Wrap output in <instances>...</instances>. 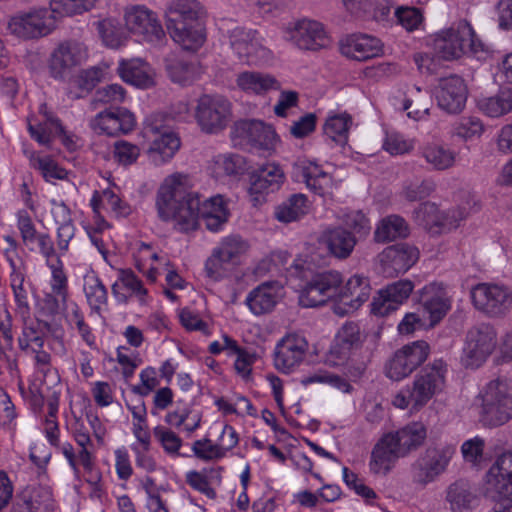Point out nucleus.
<instances>
[{"mask_svg": "<svg viewBox=\"0 0 512 512\" xmlns=\"http://www.w3.org/2000/svg\"><path fill=\"white\" fill-rule=\"evenodd\" d=\"M156 206L163 221H174L181 232L195 230L199 218L211 232H218L228 221L230 212L221 195L201 202L198 193L190 190L188 176L173 173L166 177L157 192Z\"/></svg>", "mask_w": 512, "mask_h": 512, "instance_id": "1", "label": "nucleus"}, {"mask_svg": "<svg viewBox=\"0 0 512 512\" xmlns=\"http://www.w3.org/2000/svg\"><path fill=\"white\" fill-rule=\"evenodd\" d=\"M427 436L423 423L412 422L397 430L383 435L371 453L370 469L373 473L386 474L394 462L418 449Z\"/></svg>", "mask_w": 512, "mask_h": 512, "instance_id": "2", "label": "nucleus"}, {"mask_svg": "<svg viewBox=\"0 0 512 512\" xmlns=\"http://www.w3.org/2000/svg\"><path fill=\"white\" fill-rule=\"evenodd\" d=\"M201 13L202 6L197 0H174L167 9V29L184 50L196 51L205 41L199 22Z\"/></svg>", "mask_w": 512, "mask_h": 512, "instance_id": "3", "label": "nucleus"}, {"mask_svg": "<svg viewBox=\"0 0 512 512\" xmlns=\"http://www.w3.org/2000/svg\"><path fill=\"white\" fill-rule=\"evenodd\" d=\"M447 371L443 359H435L425 365L416 374L412 386H407L394 396L393 405L400 409L410 407L415 411L420 410L444 389Z\"/></svg>", "mask_w": 512, "mask_h": 512, "instance_id": "4", "label": "nucleus"}, {"mask_svg": "<svg viewBox=\"0 0 512 512\" xmlns=\"http://www.w3.org/2000/svg\"><path fill=\"white\" fill-rule=\"evenodd\" d=\"M480 421L485 426L497 427L512 419V385L506 378L491 380L479 393Z\"/></svg>", "mask_w": 512, "mask_h": 512, "instance_id": "5", "label": "nucleus"}, {"mask_svg": "<svg viewBox=\"0 0 512 512\" xmlns=\"http://www.w3.org/2000/svg\"><path fill=\"white\" fill-rule=\"evenodd\" d=\"M435 49L444 60L460 58L464 53L483 51V44L476 38L471 25L462 21L457 27L443 31L435 40Z\"/></svg>", "mask_w": 512, "mask_h": 512, "instance_id": "6", "label": "nucleus"}, {"mask_svg": "<svg viewBox=\"0 0 512 512\" xmlns=\"http://www.w3.org/2000/svg\"><path fill=\"white\" fill-rule=\"evenodd\" d=\"M496 331L488 324L470 328L465 337L461 363L466 368L480 367L496 348Z\"/></svg>", "mask_w": 512, "mask_h": 512, "instance_id": "7", "label": "nucleus"}, {"mask_svg": "<svg viewBox=\"0 0 512 512\" xmlns=\"http://www.w3.org/2000/svg\"><path fill=\"white\" fill-rule=\"evenodd\" d=\"M342 283L343 277L338 271L316 273L300 291L299 303L302 307L312 308L324 305L329 300H337Z\"/></svg>", "mask_w": 512, "mask_h": 512, "instance_id": "8", "label": "nucleus"}, {"mask_svg": "<svg viewBox=\"0 0 512 512\" xmlns=\"http://www.w3.org/2000/svg\"><path fill=\"white\" fill-rule=\"evenodd\" d=\"M474 307L489 317H503L512 309V290L504 285L479 283L471 289Z\"/></svg>", "mask_w": 512, "mask_h": 512, "instance_id": "9", "label": "nucleus"}, {"mask_svg": "<svg viewBox=\"0 0 512 512\" xmlns=\"http://www.w3.org/2000/svg\"><path fill=\"white\" fill-rule=\"evenodd\" d=\"M430 353V346L424 340L414 341L404 345L394 352L385 364V374L393 381L408 377L421 366Z\"/></svg>", "mask_w": 512, "mask_h": 512, "instance_id": "10", "label": "nucleus"}, {"mask_svg": "<svg viewBox=\"0 0 512 512\" xmlns=\"http://www.w3.org/2000/svg\"><path fill=\"white\" fill-rule=\"evenodd\" d=\"M454 448L428 447L411 466L412 480L414 483L426 486L436 480L447 468Z\"/></svg>", "mask_w": 512, "mask_h": 512, "instance_id": "11", "label": "nucleus"}, {"mask_svg": "<svg viewBox=\"0 0 512 512\" xmlns=\"http://www.w3.org/2000/svg\"><path fill=\"white\" fill-rule=\"evenodd\" d=\"M248 248L247 243L239 236L224 238L215 247L205 262V273L214 281L226 277L233 269L234 260Z\"/></svg>", "mask_w": 512, "mask_h": 512, "instance_id": "12", "label": "nucleus"}, {"mask_svg": "<svg viewBox=\"0 0 512 512\" xmlns=\"http://www.w3.org/2000/svg\"><path fill=\"white\" fill-rule=\"evenodd\" d=\"M230 102L220 95H203L198 99L195 118L201 130L216 133L226 127L230 115Z\"/></svg>", "mask_w": 512, "mask_h": 512, "instance_id": "13", "label": "nucleus"}, {"mask_svg": "<svg viewBox=\"0 0 512 512\" xmlns=\"http://www.w3.org/2000/svg\"><path fill=\"white\" fill-rule=\"evenodd\" d=\"M419 251L415 246L398 243L386 247L377 255L379 271L385 277H396L408 271L418 260Z\"/></svg>", "mask_w": 512, "mask_h": 512, "instance_id": "14", "label": "nucleus"}, {"mask_svg": "<svg viewBox=\"0 0 512 512\" xmlns=\"http://www.w3.org/2000/svg\"><path fill=\"white\" fill-rule=\"evenodd\" d=\"M285 38L302 50H318L329 44L323 24L310 19H302L287 26Z\"/></svg>", "mask_w": 512, "mask_h": 512, "instance_id": "15", "label": "nucleus"}, {"mask_svg": "<svg viewBox=\"0 0 512 512\" xmlns=\"http://www.w3.org/2000/svg\"><path fill=\"white\" fill-rule=\"evenodd\" d=\"M414 283L401 279L380 289L371 303V312L376 316H387L407 301L414 289Z\"/></svg>", "mask_w": 512, "mask_h": 512, "instance_id": "16", "label": "nucleus"}, {"mask_svg": "<svg viewBox=\"0 0 512 512\" xmlns=\"http://www.w3.org/2000/svg\"><path fill=\"white\" fill-rule=\"evenodd\" d=\"M308 351V342L298 334H289L282 338L274 351L275 368L283 373H289L299 366Z\"/></svg>", "mask_w": 512, "mask_h": 512, "instance_id": "17", "label": "nucleus"}, {"mask_svg": "<svg viewBox=\"0 0 512 512\" xmlns=\"http://www.w3.org/2000/svg\"><path fill=\"white\" fill-rule=\"evenodd\" d=\"M88 57L87 48L78 41L61 43L52 53L50 73L55 79H64L70 70L80 65Z\"/></svg>", "mask_w": 512, "mask_h": 512, "instance_id": "18", "label": "nucleus"}, {"mask_svg": "<svg viewBox=\"0 0 512 512\" xmlns=\"http://www.w3.org/2000/svg\"><path fill=\"white\" fill-rule=\"evenodd\" d=\"M435 97L440 109L449 114L460 113L467 100L464 80L457 75L441 78L435 88Z\"/></svg>", "mask_w": 512, "mask_h": 512, "instance_id": "19", "label": "nucleus"}, {"mask_svg": "<svg viewBox=\"0 0 512 512\" xmlns=\"http://www.w3.org/2000/svg\"><path fill=\"white\" fill-rule=\"evenodd\" d=\"M130 34L135 41H146L152 44L160 43L164 38V30L156 15L143 6L130 10Z\"/></svg>", "mask_w": 512, "mask_h": 512, "instance_id": "20", "label": "nucleus"}, {"mask_svg": "<svg viewBox=\"0 0 512 512\" xmlns=\"http://www.w3.org/2000/svg\"><path fill=\"white\" fill-rule=\"evenodd\" d=\"M55 500L50 487L31 485L21 490L13 505L14 512H54Z\"/></svg>", "mask_w": 512, "mask_h": 512, "instance_id": "21", "label": "nucleus"}, {"mask_svg": "<svg viewBox=\"0 0 512 512\" xmlns=\"http://www.w3.org/2000/svg\"><path fill=\"white\" fill-rule=\"evenodd\" d=\"M47 10H32L27 13H19L8 22V30L11 34L23 38L33 39L49 33L46 24Z\"/></svg>", "mask_w": 512, "mask_h": 512, "instance_id": "22", "label": "nucleus"}, {"mask_svg": "<svg viewBox=\"0 0 512 512\" xmlns=\"http://www.w3.org/2000/svg\"><path fill=\"white\" fill-rule=\"evenodd\" d=\"M229 39L230 45L239 59L248 64H256L268 54V51L256 37L255 31L235 27L229 31Z\"/></svg>", "mask_w": 512, "mask_h": 512, "instance_id": "23", "label": "nucleus"}, {"mask_svg": "<svg viewBox=\"0 0 512 512\" xmlns=\"http://www.w3.org/2000/svg\"><path fill=\"white\" fill-rule=\"evenodd\" d=\"M369 279L360 275L352 276L344 287H339L338 301L347 306L342 309L340 305L334 307V312L338 315H344L350 311L358 309L370 296Z\"/></svg>", "mask_w": 512, "mask_h": 512, "instance_id": "24", "label": "nucleus"}, {"mask_svg": "<svg viewBox=\"0 0 512 512\" xmlns=\"http://www.w3.org/2000/svg\"><path fill=\"white\" fill-rule=\"evenodd\" d=\"M341 53L357 61L378 57L383 52L380 39L368 34H352L341 41Z\"/></svg>", "mask_w": 512, "mask_h": 512, "instance_id": "25", "label": "nucleus"}, {"mask_svg": "<svg viewBox=\"0 0 512 512\" xmlns=\"http://www.w3.org/2000/svg\"><path fill=\"white\" fill-rule=\"evenodd\" d=\"M239 137L252 148L270 151L274 149L277 141L276 133L270 125L258 120H245L236 125Z\"/></svg>", "mask_w": 512, "mask_h": 512, "instance_id": "26", "label": "nucleus"}, {"mask_svg": "<svg viewBox=\"0 0 512 512\" xmlns=\"http://www.w3.org/2000/svg\"><path fill=\"white\" fill-rule=\"evenodd\" d=\"M418 294V302L429 315L432 325L438 323L450 310V300L441 284L426 285Z\"/></svg>", "mask_w": 512, "mask_h": 512, "instance_id": "27", "label": "nucleus"}, {"mask_svg": "<svg viewBox=\"0 0 512 512\" xmlns=\"http://www.w3.org/2000/svg\"><path fill=\"white\" fill-rule=\"evenodd\" d=\"M293 174L297 181H303L315 194L325 196L331 193L332 176L313 162L301 161L294 164Z\"/></svg>", "mask_w": 512, "mask_h": 512, "instance_id": "28", "label": "nucleus"}, {"mask_svg": "<svg viewBox=\"0 0 512 512\" xmlns=\"http://www.w3.org/2000/svg\"><path fill=\"white\" fill-rule=\"evenodd\" d=\"M283 295V286L278 281H268L254 288L246 298V304L255 315L271 312Z\"/></svg>", "mask_w": 512, "mask_h": 512, "instance_id": "29", "label": "nucleus"}, {"mask_svg": "<svg viewBox=\"0 0 512 512\" xmlns=\"http://www.w3.org/2000/svg\"><path fill=\"white\" fill-rule=\"evenodd\" d=\"M487 491L492 493H512V451L497 457L489 468L487 475Z\"/></svg>", "mask_w": 512, "mask_h": 512, "instance_id": "30", "label": "nucleus"}, {"mask_svg": "<svg viewBox=\"0 0 512 512\" xmlns=\"http://www.w3.org/2000/svg\"><path fill=\"white\" fill-rule=\"evenodd\" d=\"M322 241L332 256L345 260L351 256L358 238L348 229L338 226L324 231Z\"/></svg>", "mask_w": 512, "mask_h": 512, "instance_id": "31", "label": "nucleus"}, {"mask_svg": "<svg viewBox=\"0 0 512 512\" xmlns=\"http://www.w3.org/2000/svg\"><path fill=\"white\" fill-rule=\"evenodd\" d=\"M107 65L93 66L81 70L68 81L67 95L71 99H80L90 93L104 78Z\"/></svg>", "mask_w": 512, "mask_h": 512, "instance_id": "32", "label": "nucleus"}, {"mask_svg": "<svg viewBox=\"0 0 512 512\" xmlns=\"http://www.w3.org/2000/svg\"><path fill=\"white\" fill-rule=\"evenodd\" d=\"M251 179V194L274 192L283 183L284 172L279 165L266 163L253 172Z\"/></svg>", "mask_w": 512, "mask_h": 512, "instance_id": "33", "label": "nucleus"}, {"mask_svg": "<svg viewBox=\"0 0 512 512\" xmlns=\"http://www.w3.org/2000/svg\"><path fill=\"white\" fill-rule=\"evenodd\" d=\"M127 118L128 110L126 109H118L117 112L103 111L91 120L90 125L98 133L118 136L128 133Z\"/></svg>", "mask_w": 512, "mask_h": 512, "instance_id": "34", "label": "nucleus"}, {"mask_svg": "<svg viewBox=\"0 0 512 512\" xmlns=\"http://www.w3.org/2000/svg\"><path fill=\"white\" fill-rule=\"evenodd\" d=\"M409 235V226L404 218L392 214L379 221L374 231V241L387 243Z\"/></svg>", "mask_w": 512, "mask_h": 512, "instance_id": "35", "label": "nucleus"}, {"mask_svg": "<svg viewBox=\"0 0 512 512\" xmlns=\"http://www.w3.org/2000/svg\"><path fill=\"white\" fill-rule=\"evenodd\" d=\"M237 86L246 93L265 94L269 90L278 89V81L271 75L246 71L239 73L236 78Z\"/></svg>", "mask_w": 512, "mask_h": 512, "instance_id": "36", "label": "nucleus"}, {"mask_svg": "<svg viewBox=\"0 0 512 512\" xmlns=\"http://www.w3.org/2000/svg\"><path fill=\"white\" fill-rule=\"evenodd\" d=\"M480 110L489 117L497 118L512 111V88L502 87L491 96L479 101Z\"/></svg>", "mask_w": 512, "mask_h": 512, "instance_id": "37", "label": "nucleus"}, {"mask_svg": "<svg viewBox=\"0 0 512 512\" xmlns=\"http://www.w3.org/2000/svg\"><path fill=\"white\" fill-rule=\"evenodd\" d=\"M180 146V138L175 132L164 131L158 138L154 139L149 152L153 156V161L156 164H161L172 159Z\"/></svg>", "mask_w": 512, "mask_h": 512, "instance_id": "38", "label": "nucleus"}, {"mask_svg": "<svg viewBox=\"0 0 512 512\" xmlns=\"http://www.w3.org/2000/svg\"><path fill=\"white\" fill-rule=\"evenodd\" d=\"M476 499L470 484L465 480H458L450 484L446 492V500L454 512H463L471 509Z\"/></svg>", "mask_w": 512, "mask_h": 512, "instance_id": "39", "label": "nucleus"}, {"mask_svg": "<svg viewBox=\"0 0 512 512\" xmlns=\"http://www.w3.org/2000/svg\"><path fill=\"white\" fill-rule=\"evenodd\" d=\"M421 155L437 171L450 169L455 164L456 154L453 150L440 144H427L421 149Z\"/></svg>", "mask_w": 512, "mask_h": 512, "instance_id": "40", "label": "nucleus"}, {"mask_svg": "<svg viewBox=\"0 0 512 512\" xmlns=\"http://www.w3.org/2000/svg\"><path fill=\"white\" fill-rule=\"evenodd\" d=\"M308 199L304 194H294L276 207L275 217L283 223L298 220L308 212Z\"/></svg>", "mask_w": 512, "mask_h": 512, "instance_id": "41", "label": "nucleus"}, {"mask_svg": "<svg viewBox=\"0 0 512 512\" xmlns=\"http://www.w3.org/2000/svg\"><path fill=\"white\" fill-rule=\"evenodd\" d=\"M165 63L167 74L174 83L189 85L196 79L197 69L193 63L176 56L166 58Z\"/></svg>", "mask_w": 512, "mask_h": 512, "instance_id": "42", "label": "nucleus"}, {"mask_svg": "<svg viewBox=\"0 0 512 512\" xmlns=\"http://www.w3.org/2000/svg\"><path fill=\"white\" fill-rule=\"evenodd\" d=\"M52 213L59 224L57 230L58 247L60 250H67L75 231L70 219V210L65 204H58L53 208Z\"/></svg>", "mask_w": 512, "mask_h": 512, "instance_id": "43", "label": "nucleus"}, {"mask_svg": "<svg viewBox=\"0 0 512 512\" xmlns=\"http://www.w3.org/2000/svg\"><path fill=\"white\" fill-rule=\"evenodd\" d=\"M155 71L143 59L130 60V85L140 89H148L155 84Z\"/></svg>", "mask_w": 512, "mask_h": 512, "instance_id": "44", "label": "nucleus"}, {"mask_svg": "<svg viewBox=\"0 0 512 512\" xmlns=\"http://www.w3.org/2000/svg\"><path fill=\"white\" fill-rule=\"evenodd\" d=\"M351 117L347 114L329 117L324 124V134L334 142L344 145L348 139Z\"/></svg>", "mask_w": 512, "mask_h": 512, "instance_id": "45", "label": "nucleus"}, {"mask_svg": "<svg viewBox=\"0 0 512 512\" xmlns=\"http://www.w3.org/2000/svg\"><path fill=\"white\" fill-rule=\"evenodd\" d=\"M84 292L88 303L94 310H99L107 301V291L103 283L95 274L84 277Z\"/></svg>", "mask_w": 512, "mask_h": 512, "instance_id": "46", "label": "nucleus"}, {"mask_svg": "<svg viewBox=\"0 0 512 512\" xmlns=\"http://www.w3.org/2000/svg\"><path fill=\"white\" fill-rule=\"evenodd\" d=\"M126 98V90L119 84H109L96 90L91 105L94 109L98 104L118 105L124 102Z\"/></svg>", "mask_w": 512, "mask_h": 512, "instance_id": "47", "label": "nucleus"}, {"mask_svg": "<svg viewBox=\"0 0 512 512\" xmlns=\"http://www.w3.org/2000/svg\"><path fill=\"white\" fill-rule=\"evenodd\" d=\"M97 0H51L50 7L53 14L58 16H72L92 9Z\"/></svg>", "mask_w": 512, "mask_h": 512, "instance_id": "48", "label": "nucleus"}, {"mask_svg": "<svg viewBox=\"0 0 512 512\" xmlns=\"http://www.w3.org/2000/svg\"><path fill=\"white\" fill-rule=\"evenodd\" d=\"M300 383L303 386H308L316 383H327L331 386L338 388L343 392H350L352 386L344 380L342 377L334 374H330L326 371L319 370L310 374L308 376H304L300 379Z\"/></svg>", "mask_w": 512, "mask_h": 512, "instance_id": "49", "label": "nucleus"}, {"mask_svg": "<svg viewBox=\"0 0 512 512\" xmlns=\"http://www.w3.org/2000/svg\"><path fill=\"white\" fill-rule=\"evenodd\" d=\"M62 453L75 473L79 471V464H81L85 470H91L93 467L92 447L81 448L76 455L72 445L66 443L62 447Z\"/></svg>", "mask_w": 512, "mask_h": 512, "instance_id": "50", "label": "nucleus"}, {"mask_svg": "<svg viewBox=\"0 0 512 512\" xmlns=\"http://www.w3.org/2000/svg\"><path fill=\"white\" fill-rule=\"evenodd\" d=\"M344 224L358 239L367 237L371 231L370 221L362 211L346 214Z\"/></svg>", "mask_w": 512, "mask_h": 512, "instance_id": "51", "label": "nucleus"}, {"mask_svg": "<svg viewBox=\"0 0 512 512\" xmlns=\"http://www.w3.org/2000/svg\"><path fill=\"white\" fill-rule=\"evenodd\" d=\"M440 211L434 203L425 202L422 203L415 211L414 218L419 225H422L425 229L434 231L437 228V222L439 221Z\"/></svg>", "mask_w": 512, "mask_h": 512, "instance_id": "52", "label": "nucleus"}, {"mask_svg": "<svg viewBox=\"0 0 512 512\" xmlns=\"http://www.w3.org/2000/svg\"><path fill=\"white\" fill-rule=\"evenodd\" d=\"M484 131V125L481 120L474 116L462 117L454 125V133L465 139L479 137Z\"/></svg>", "mask_w": 512, "mask_h": 512, "instance_id": "53", "label": "nucleus"}, {"mask_svg": "<svg viewBox=\"0 0 512 512\" xmlns=\"http://www.w3.org/2000/svg\"><path fill=\"white\" fill-rule=\"evenodd\" d=\"M467 215L468 212L465 207L451 208L445 212H440L437 229L434 232L450 231L457 228Z\"/></svg>", "mask_w": 512, "mask_h": 512, "instance_id": "54", "label": "nucleus"}, {"mask_svg": "<svg viewBox=\"0 0 512 512\" xmlns=\"http://www.w3.org/2000/svg\"><path fill=\"white\" fill-rule=\"evenodd\" d=\"M316 121L317 117L314 113H307L292 123L289 132L296 139L305 138L316 129Z\"/></svg>", "mask_w": 512, "mask_h": 512, "instance_id": "55", "label": "nucleus"}, {"mask_svg": "<svg viewBox=\"0 0 512 512\" xmlns=\"http://www.w3.org/2000/svg\"><path fill=\"white\" fill-rule=\"evenodd\" d=\"M192 450L194 454L202 460H217L223 458L222 450L217 443L214 444L210 439L204 438L193 443Z\"/></svg>", "mask_w": 512, "mask_h": 512, "instance_id": "56", "label": "nucleus"}, {"mask_svg": "<svg viewBox=\"0 0 512 512\" xmlns=\"http://www.w3.org/2000/svg\"><path fill=\"white\" fill-rule=\"evenodd\" d=\"M154 436L161 443L164 450L170 454L177 453L182 443L176 433L163 426L154 429Z\"/></svg>", "mask_w": 512, "mask_h": 512, "instance_id": "57", "label": "nucleus"}, {"mask_svg": "<svg viewBox=\"0 0 512 512\" xmlns=\"http://www.w3.org/2000/svg\"><path fill=\"white\" fill-rule=\"evenodd\" d=\"M335 338L352 349L358 348L362 342L360 327L354 322H348L341 327Z\"/></svg>", "mask_w": 512, "mask_h": 512, "instance_id": "58", "label": "nucleus"}, {"mask_svg": "<svg viewBox=\"0 0 512 512\" xmlns=\"http://www.w3.org/2000/svg\"><path fill=\"white\" fill-rule=\"evenodd\" d=\"M413 146V141L407 140L397 133L388 134L383 144V148L391 155L408 153L413 149Z\"/></svg>", "mask_w": 512, "mask_h": 512, "instance_id": "59", "label": "nucleus"}, {"mask_svg": "<svg viewBox=\"0 0 512 512\" xmlns=\"http://www.w3.org/2000/svg\"><path fill=\"white\" fill-rule=\"evenodd\" d=\"M18 344L22 351H27L31 344L35 345L33 348L42 349L44 345L43 335L34 325H25L21 336L18 338Z\"/></svg>", "mask_w": 512, "mask_h": 512, "instance_id": "60", "label": "nucleus"}, {"mask_svg": "<svg viewBox=\"0 0 512 512\" xmlns=\"http://www.w3.org/2000/svg\"><path fill=\"white\" fill-rule=\"evenodd\" d=\"M398 22L408 31L418 27L422 21V15L417 8L399 7L395 11Z\"/></svg>", "mask_w": 512, "mask_h": 512, "instance_id": "61", "label": "nucleus"}, {"mask_svg": "<svg viewBox=\"0 0 512 512\" xmlns=\"http://www.w3.org/2000/svg\"><path fill=\"white\" fill-rule=\"evenodd\" d=\"M18 354L14 348L13 334L5 335L4 339H0V360L5 361L10 371L17 370Z\"/></svg>", "mask_w": 512, "mask_h": 512, "instance_id": "62", "label": "nucleus"}, {"mask_svg": "<svg viewBox=\"0 0 512 512\" xmlns=\"http://www.w3.org/2000/svg\"><path fill=\"white\" fill-rule=\"evenodd\" d=\"M186 482L195 490L206 495L210 499L216 497L215 490L210 486L208 478L205 474L197 471H189L186 474Z\"/></svg>", "mask_w": 512, "mask_h": 512, "instance_id": "63", "label": "nucleus"}, {"mask_svg": "<svg viewBox=\"0 0 512 512\" xmlns=\"http://www.w3.org/2000/svg\"><path fill=\"white\" fill-rule=\"evenodd\" d=\"M496 9L499 28L512 31V0H499Z\"/></svg>", "mask_w": 512, "mask_h": 512, "instance_id": "64", "label": "nucleus"}]
</instances>
